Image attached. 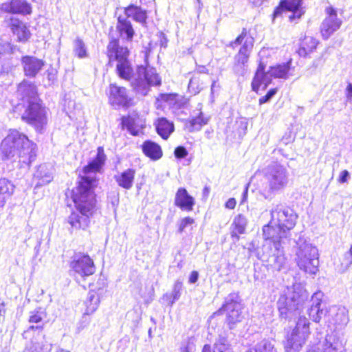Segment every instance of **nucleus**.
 I'll list each match as a JSON object with an SVG mask.
<instances>
[{
    "label": "nucleus",
    "instance_id": "c756f323",
    "mask_svg": "<svg viewBox=\"0 0 352 352\" xmlns=\"http://www.w3.org/2000/svg\"><path fill=\"white\" fill-rule=\"evenodd\" d=\"M53 179L52 173L46 165H40L34 175V181L36 182V188L46 185Z\"/></svg>",
    "mask_w": 352,
    "mask_h": 352
},
{
    "label": "nucleus",
    "instance_id": "13d9d810",
    "mask_svg": "<svg viewBox=\"0 0 352 352\" xmlns=\"http://www.w3.org/2000/svg\"><path fill=\"white\" fill-rule=\"evenodd\" d=\"M236 206V201L234 198L229 199L226 203V207L228 209H233Z\"/></svg>",
    "mask_w": 352,
    "mask_h": 352
},
{
    "label": "nucleus",
    "instance_id": "c03bdc74",
    "mask_svg": "<svg viewBox=\"0 0 352 352\" xmlns=\"http://www.w3.org/2000/svg\"><path fill=\"white\" fill-rule=\"evenodd\" d=\"M182 290V282L180 281L179 280H177L174 283L173 291L171 293V297L173 298V300L170 302V305H173V303L179 298Z\"/></svg>",
    "mask_w": 352,
    "mask_h": 352
},
{
    "label": "nucleus",
    "instance_id": "e2e57ef3",
    "mask_svg": "<svg viewBox=\"0 0 352 352\" xmlns=\"http://www.w3.org/2000/svg\"><path fill=\"white\" fill-rule=\"evenodd\" d=\"M248 185H247L244 189V191L243 192V197H242L241 202H245L246 201L247 197H248Z\"/></svg>",
    "mask_w": 352,
    "mask_h": 352
},
{
    "label": "nucleus",
    "instance_id": "bb28decb",
    "mask_svg": "<svg viewBox=\"0 0 352 352\" xmlns=\"http://www.w3.org/2000/svg\"><path fill=\"white\" fill-rule=\"evenodd\" d=\"M142 148L144 154L152 160H158L162 157L163 153L161 146L151 140L145 141Z\"/></svg>",
    "mask_w": 352,
    "mask_h": 352
},
{
    "label": "nucleus",
    "instance_id": "f704fd0d",
    "mask_svg": "<svg viewBox=\"0 0 352 352\" xmlns=\"http://www.w3.org/2000/svg\"><path fill=\"white\" fill-rule=\"evenodd\" d=\"M322 352H338L342 347V342L334 335L327 336L322 345Z\"/></svg>",
    "mask_w": 352,
    "mask_h": 352
},
{
    "label": "nucleus",
    "instance_id": "f257e3e1",
    "mask_svg": "<svg viewBox=\"0 0 352 352\" xmlns=\"http://www.w3.org/2000/svg\"><path fill=\"white\" fill-rule=\"evenodd\" d=\"M106 160L102 147L97 149V155L83 168L86 175L80 177L78 186L72 190V199L79 213L72 212L68 222L76 229H85L89 224V217L92 214L96 207L94 188L98 184L96 177L89 174L99 171Z\"/></svg>",
    "mask_w": 352,
    "mask_h": 352
},
{
    "label": "nucleus",
    "instance_id": "c85d7f7f",
    "mask_svg": "<svg viewBox=\"0 0 352 352\" xmlns=\"http://www.w3.org/2000/svg\"><path fill=\"white\" fill-rule=\"evenodd\" d=\"M135 171L134 169L128 168L120 174L115 176L117 184L124 189H130L133 186Z\"/></svg>",
    "mask_w": 352,
    "mask_h": 352
},
{
    "label": "nucleus",
    "instance_id": "f8f14e48",
    "mask_svg": "<svg viewBox=\"0 0 352 352\" xmlns=\"http://www.w3.org/2000/svg\"><path fill=\"white\" fill-rule=\"evenodd\" d=\"M70 267L81 277L90 276L95 272L93 261L88 255L85 254H75L70 263Z\"/></svg>",
    "mask_w": 352,
    "mask_h": 352
},
{
    "label": "nucleus",
    "instance_id": "37998d69",
    "mask_svg": "<svg viewBox=\"0 0 352 352\" xmlns=\"http://www.w3.org/2000/svg\"><path fill=\"white\" fill-rule=\"evenodd\" d=\"M45 317V312L41 309H38L30 312L28 321L30 323L39 324Z\"/></svg>",
    "mask_w": 352,
    "mask_h": 352
},
{
    "label": "nucleus",
    "instance_id": "a211bd4d",
    "mask_svg": "<svg viewBox=\"0 0 352 352\" xmlns=\"http://www.w3.org/2000/svg\"><path fill=\"white\" fill-rule=\"evenodd\" d=\"M0 10L6 13L27 15L32 12V7L26 0H11L1 3Z\"/></svg>",
    "mask_w": 352,
    "mask_h": 352
},
{
    "label": "nucleus",
    "instance_id": "de8ad7c7",
    "mask_svg": "<svg viewBox=\"0 0 352 352\" xmlns=\"http://www.w3.org/2000/svg\"><path fill=\"white\" fill-rule=\"evenodd\" d=\"M276 94V89H270L265 96L259 99V104H262L270 101L272 98Z\"/></svg>",
    "mask_w": 352,
    "mask_h": 352
},
{
    "label": "nucleus",
    "instance_id": "5701e85b",
    "mask_svg": "<svg viewBox=\"0 0 352 352\" xmlns=\"http://www.w3.org/2000/svg\"><path fill=\"white\" fill-rule=\"evenodd\" d=\"M195 204V199L190 196L186 189L180 188L177 190L175 197V205L181 210L192 211Z\"/></svg>",
    "mask_w": 352,
    "mask_h": 352
},
{
    "label": "nucleus",
    "instance_id": "423d86ee",
    "mask_svg": "<svg viewBox=\"0 0 352 352\" xmlns=\"http://www.w3.org/2000/svg\"><path fill=\"white\" fill-rule=\"evenodd\" d=\"M265 186L261 190L265 199L272 198L276 192L285 189L289 182V173L283 165L273 162L262 170Z\"/></svg>",
    "mask_w": 352,
    "mask_h": 352
},
{
    "label": "nucleus",
    "instance_id": "69168bd1",
    "mask_svg": "<svg viewBox=\"0 0 352 352\" xmlns=\"http://www.w3.org/2000/svg\"><path fill=\"white\" fill-rule=\"evenodd\" d=\"M6 197L0 193V208H3L6 203Z\"/></svg>",
    "mask_w": 352,
    "mask_h": 352
},
{
    "label": "nucleus",
    "instance_id": "6e6552de",
    "mask_svg": "<svg viewBox=\"0 0 352 352\" xmlns=\"http://www.w3.org/2000/svg\"><path fill=\"white\" fill-rule=\"evenodd\" d=\"M310 334L309 322L305 316L299 317L295 328L287 336L286 352H300Z\"/></svg>",
    "mask_w": 352,
    "mask_h": 352
},
{
    "label": "nucleus",
    "instance_id": "6ab92c4d",
    "mask_svg": "<svg viewBox=\"0 0 352 352\" xmlns=\"http://www.w3.org/2000/svg\"><path fill=\"white\" fill-rule=\"evenodd\" d=\"M23 72L26 76L35 77L44 66V61L35 56H25L21 58Z\"/></svg>",
    "mask_w": 352,
    "mask_h": 352
},
{
    "label": "nucleus",
    "instance_id": "052dcab7",
    "mask_svg": "<svg viewBox=\"0 0 352 352\" xmlns=\"http://www.w3.org/2000/svg\"><path fill=\"white\" fill-rule=\"evenodd\" d=\"M34 329L41 330L43 329V326L41 324H37L36 326L31 325L27 331L24 332L23 335L28 333L30 330H33Z\"/></svg>",
    "mask_w": 352,
    "mask_h": 352
},
{
    "label": "nucleus",
    "instance_id": "603ef678",
    "mask_svg": "<svg viewBox=\"0 0 352 352\" xmlns=\"http://www.w3.org/2000/svg\"><path fill=\"white\" fill-rule=\"evenodd\" d=\"M349 177H350V174H349V171L346 170H342L340 173L338 180L340 183H345L348 181Z\"/></svg>",
    "mask_w": 352,
    "mask_h": 352
},
{
    "label": "nucleus",
    "instance_id": "a878e982",
    "mask_svg": "<svg viewBox=\"0 0 352 352\" xmlns=\"http://www.w3.org/2000/svg\"><path fill=\"white\" fill-rule=\"evenodd\" d=\"M116 28L120 36L127 41H131L134 36V30L132 24L126 16H120L118 19Z\"/></svg>",
    "mask_w": 352,
    "mask_h": 352
},
{
    "label": "nucleus",
    "instance_id": "0e129e2a",
    "mask_svg": "<svg viewBox=\"0 0 352 352\" xmlns=\"http://www.w3.org/2000/svg\"><path fill=\"white\" fill-rule=\"evenodd\" d=\"M160 97L162 100L168 101L172 99L173 96L171 94H162Z\"/></svg>",
    "mask_w": 352,
    "mask_h": 352
},
{
    "label": "nucleus",
    "instance_id": "a19ab883",
    "mask_svg": "<svg viewBox=\"0 0 352 352\" xmlns=\"http://www.w3.org/2000/svg\"><path fill=\"white\" fill-rule=\"evenodd\" d=\"M73 51L79 58H84L88 56L86 45L83 41L79 38H76L74 41Z\"/></svg>",
    "mask_w": 352,
    "mask_h": 352
},
{
    "label": "nucleus",
    "instance_id": "20e7f679",
    "mask_svg": "<svg viewBox=\"0 0 352 352\" xmlns=\"http://www.w3.org/2000/svg\"><path fill=\"white\" fill-rule=\"evenodd\" d=\"M16 95L25 107L22 120L33 126L36 131H41L47 123L46 111L40 103L34 85L23 80L19 85Z\"/></svg>",
    "mask_w": 352,
    "mask_h": 352
},
{
    "label": "nucleus",
    "instance_id": "39448f33",
    "mask_svg": "<svg viewBox=\"0 0 352 352\" xmlns=\"http://www.w3.org/2000/svg\"><path fill=\"white\" fill-rule=\"evenodd\" d=\"M307 298V293L300 284L287 287L277 301L280 316L284 319H290L299 314L298 311Z\"/></svg>",
    "mask_w": 352,
    "mask_h": 352
},
{
    "label": "nucleus",
    "instance_id": "f03ea898",
    "mask_svg": "<svg viewBox=\"0 0 352 352\" xmlns=\"http://www.w3.org/2000/svg\"><path fill=\"white\" fill-rule=\"evenodd\" d=\"M129 51L127 47L120 46L118 41L113 40L107 45L109 63L116 61V72L118 76L130 82L135 91L142 96H146L151 86L161 85V78L155 68L138 66L133 72L128 59Z\"/></svg>",
    "mask_w": 352,
    "mask_h": 352
},
{
    "label": "nucleus",
    "instance_id": "4c0bfd02",
    "mask_svg": "<svg viewBox=\"0 0 352 352\" xmlns=\"http://www.w3.org/2000/svg\"><path fill=\"white\" fill-rule=\"evenodd\" d=\"M291 62L283 65H277L274 67H270V74L274 76V78H287V74L289 70Z\"/></svg>",
    "mask_w": 352,
    "mask_h": 352
},
{
    "label": "nucleus",
    "instance_id": "473e14b6",
    "mask_svg": "<svg viewBox=\"0 0 352 352\" xmlns=\"http://www.w3.org/2000/svg\"><path fill=\"white\" fill-rule=\"evenodd\" d=\"M99 294L96 292L90 291L85 301L86 310L82 318H86V315H90L94 313L100 304Z\"/></svg>",
    "mask_w": 352,
    "mask_h": 352
},
{
    "label": "nucleus",
    "instance_id": "9d476101",
    "mask_svg": "<svg viewBox=\"0 0 352 352\" xmlns=\"http://www.w3.org/2000/svg\"><path fill=\"white\" fill-rule=\"evenodd\" d=\"M243 306L239 296L236 293L230 294L225 299L221 309L226 312V322L230 329H233L235 324L242 321Z\"/></svg>",
    "mask_w": 352,
    "mask_h": 352
},
{
    "label": "nucleus",
    "instance_id": "dca6fc26",
    "mask_svg": "<svg viewBox=\"0 0 352 352\" xmlns=\"http://www.w3.org/2000/svg\"><path fill=\"white\" fill-rule=\"evenodd\" d=\"M328 16L321 25L322 37L327 39L334 32L338 30L341 25V21L337 18L336 11L333 8H327Z\"/></svg>",
    "mask_w": 352,
    "mask_h": 352
},
{
    "label": "nucleus",
    "instance_id": "b1692460",
    "mask_svg": "<svg viewBox=\"0 0 352 352\" xmlns=\"http://www.w3.org/2000/svg\"><path fill=\"white\" fill-rule=\"evenodd\" d=\"M126 17L132 18L134 21L140 23L142 25L146 26L147 12L146 10L140 6L130 5L124 9Z\"/></svg>",
    "mask_w": 352,
    "mask_h": 352
},
{
    "label": "nucleus",
    "instance_id": "2eb2a0df",
    "mask_svg": "<svg viewBox=\"0 0 352 352\" xmlns=\"http://www.w3.org/2000/svg\"><path fill=\"white\" fill-rule=\"evenodd\" d=\"M263 236L266 243H271L272 247L274 248L276 243H281V239L289 236V234L285 230H280L279 226L271 223V221L267 225L263 228Z\"/></svg>",
    "mask_w": 352,
    "mask_h": 352
},
{
    "label": "nucleus",
    "instance_id": "79ce46f5",
    "mask_svg": "<svg viewBox=\"0 0 352 352\" xmlns=\"http://www.w3.org/2000/svg\"><path fill=\"white\" fill-rule=\"evenodd\" d=\"M14 191V185L5 178L0 179V193L9 197Z\"/></svg>",
    "mask_w": 352,
    "mask_h": 352
},
{
    "label": "nucleus",
    "instance_id": "4d7b16f0",
    "mask_svg": "<svg viewBox=\"0 0 352 352\" xmlns=\"http://www.w3.org/2000/svg\"><path fill=\"white\" fill-rule=\"evenodd\" d=\"M328 312H329V309H324L323 307H320V310L318 311V314H319L318 315L320 316V321L321 320V319L323 317L326 319V321L327 320Z\"/></svg>",
    "mask_w": 352,
    "mask_h": 352
},
{
    "label": "nucleus",
    "instance_id": "7ed1b4c3",
    "mask_svg": "<svg viewBox=\"0 0 352 352\" xmlns=\"http://www.w3.org/2000/svg\"><path fill=\"white\" fill-rule=\"evenodd\" d=\"M0 151L4 160L18 162L21 166H29L36 157V144L16 129L9 131L1 141Z\"/></svg>",
    "mask_w": 352,
    "mask_h": 352
},
{
    "label": "nucleus",
    "instance_id": "338daca9",
    "mask_svg": "<svg viewBox=\"0 0 352 352\" xmlns=\"http://www.w3.org/2000/svg\"><path fill=\"white\" fill-rule=\"evenodd\" d=\"M3 51L5 52H10L12 51V47L10 43L7 42L5 43Z\"/></svg>",
    "mask_w": 352,
    "mask_h": 352
},
{
    "label": "nucleus",
    "instance_id": "8fccbe9b",
    "mask_svg": "<svg viewBox=\"0 0 352 352\" xmlns=\"http://www.w3.org/2000/svg\"><path fill=\"white\" fill-rule=\"evenodd\" d=\"M195 345L192 339H189L186 344L181 348V352H194Z\"/></svg>",
    "mask_w": 352,
    "mask_h": 352
},
{
    "label": "nucleus",
    "instance_id": "f3484780",
    "mask_svg": "<svg viewBox=\"0 0 352 352\" xmlns=\"http://www.w3.org/2000/svg\"><path fill=\"white\" fill-rule=\"evenodd\" d=\"M349 322L348 311L344 307L333 306L329 308L328 319L329 325H333L336 328H342Z\"/></svg>",
    "mask_w": 352,
    "mask_h": 352
},
{
    "label": "nucleus",
    "instance_id": "ea45409f",
    "mask_svg": "<svg viewBox=\"0 0 352 352\" xmlns=\"http://www.w3.org/2000/svg\"><path fill=\"white\" fill-rule=\"evenodd\" d=\"M209 118L204 117L202 112H200L199 116L192 118L189 122V131L190 132L194 131H199L201 127L208 124Z\"/></svg>",
    "mask_w": 352,
    "mask_h": 352
},
{
    "label": "nucleus",
    "instance_id": "c9c22d12",
    "mask_svg": "<svg viewBox=\"0 0 352 352\" xmlns=\"http://www.w3.org/2000/svg\"><path fill=\"white\" fill-rule=\"evenodd\" d=\"M317 45L316 39L311 36L305 37L298 50L299 55L305 57L316 48Z\"/></svg>",
    "mask_w": 352,
    "mask_h": 352
},
{
    "label": "nucleus",
    "instance_id": "cd10ccee",
    "mask_svg": "<svg viewBox=\"0 0 352 352\" xmlns=\"http://www.w3.org/2000/svg\"><path fill=\"white\" fill-rule=\"evenodd\" d=\"M155 128L158 135L164 140H167L175 130L173 122L165 118L157 119L155 122Z\"/></svg>",
    "mask_w": 352,
    "mask_h": 352
},
{
    "label": "nucleus",
    "instance_id": "864d4df0",
    "mask_svg": "<svg viewBox=\"0 0 352 352\" xmlns=\"http://www.w3.org/2000/svg\"><path fill=\"white\" fill-rule=\"evenodd\" d=\"M344 262L346 266H349L352 264V245L349 252L344 254Z\"/></svg>",
    "mask_w": 352,
    "mask_h": 352
},
{
    "label": "nucleus",
    "instance_id": "393cba45",
    "mask_svg": "<svg viewBox=\"0 0 352 352\" xmlns=\"http://www.w3.org/2000/svg\"><path fill=\"white\" fill-rule=\"evenodd\" d=\"M323 296V293L320 291L315 292L311 298V307L307 310L309 318L317 323L320 322L318 311L322 304Z\"/></svg>",
    "mask_w": 352,
    "mask_h": 352
},
{
    "label": "nucleus",
    "instance_id": "3c124183",
    "mask_svg": "<svg viewBox=\"0 0 352 352\" xmlns=\"http://www.w3.org/2000/svg\"><path fill=\"white\" fill-rule=\"evenodd\" d=\"M97 284L98 286L93 285L94 287L91 291L96 292L98 294L100 292V290H102L107 286V283L103 278H100L97 282Z\"/></svg>",
    "mask_w": 352,
    "mask_h": 352
},
{
    "label": "nucleus",
    "instance_id": "412c9836",
    "mask_svg": "<svg viewBox=\"0 0 352 352\" xmlns=\"http://www.w3.org/2000/svg\"><path fill=\"white\" fill-rule=\"evenodd\" d=\"M265 67L264 64L261 62L252 82L254 91H256L262 85H264V88H266L271 82L272 78H274V76L270 74V69L265 72Z\"/></svg>",
    "mask_w": 352,
    "mask_h": 352
},
{
    "label": "nucleus",
    "instance_id": "0eeeda50",
    "mask_svg": "<svg viewBox=\"0 0 352 352\" xmlns=\"http://www.w3.org/2000/svg\"><path fill=\"white\" fill-rule=\"evenodd\" d=\"M296 253V262L299 269L304 272L315 275L318 271L319 254L316 247L306 240L299 239Z\"/></svg>",
    "mask_w": 352,
    "mask_h": 352
},
{
    "label": "nucleus",
    "instance_id": "09e8293b",
    "mask_svg": "<svg viewBox=\"0 0 352 352\" xmlns=\"http://www.w3.org/2000/svg\"><path fill=\"white\" fill-rule=\"evenodd\" d=\"M175 156L178 159H182L187 156L188 151L184 146H178L175 149Z\"/></svg>",
    "mask_w": 352,
    "mask_h": 352
},
{
    "label": "nucleus",
    "instance_id": "774afa93",
    "mask_svg": "<svg viewBox=\"0 0 352 352\" xmlns=\"http://www.w3.org/2000/svg\"><path fill=\"white\" fill-rule=\"evenodd\" d=\"M202 352H211V348L210 346L208 344L204 345Z\"/></svg>",
    "mask_w": 352,
    "mask_h": 352
},
{
    "label": "nucleus",
    "instance_id": "1a4fd4ad",
    "mask_svg": "<svg viewBox=\"0 0 352 352\" xmlns=\"http://www.w3.org/2000/svg\"><path fill=\"white\" fill-rule=\"evenodd\" d=\"M271 223L289 234L296 223L297 214L292 209L282 204H273L270 210Z\"/></svg>",
    "mask_w": 352,
    "mask_h": 352
},
{
    "label": "nucleus",
    "instance_id": "9b49d317",
    "mask_svg": "<svg viewBox=\"0 0 352 352\" xmlns=\"http://www.w3.org/2000/svg\"><path fill=\"white\" fill-rule=\"evenodd\" d=\"M242 44L238 54L234 56V62L248 65L250 54L254 45L253 37L248 35L246 30L244 28L241 34L231 44L232 46Z\"/></svg>",
    "mask_w": 352,
    "mask_h": 352
},
{
    "label": "nucleus",
    "instance_id": "a18cd8bd",
    "mask_svg": "<svg viewBox=\"0 0 352 352\" xmlns=\"http://www.w3.org/2000/svg\"><path fill=\"white\" fill-rule=\"evenodd\" d=\"M248 69V65H242V63H239L234 62V66H233V71L234 72L239 76H244L246 71Z\"/></svg>",
    "mask_w": 352,
    "mask_h": 352
},
{
    "label": "nucleus",
    "instance_id": "7c9ffc66",
    "mask_svg": "<svg viewBox=\"0 0 352 352\" xmlns=\"http://www.w3.org/2000/svg\"><path fill=\"white\" fill-rule=\"evenodd\" d=\"M122 124L134 136L139 135L143 129V124L140 123L139 119L131 116L123 118Z\"/></svg>",
    "mask_w": 352,
    "mask_h": 352
},
{
    "label": "nucleus",
    "instance_id": "72a5a7b5",
    "mask_svg": "<svg viewBox=\"0 0 352 352\" xmlns=\"http://www.w3.org/2000/svg\"><path fill=\"white\" fill-rule=\"evenodd\" d=\"M41 342L31 341L26 345L23 352H45L51 350L52 345L45 340V336L41 335Z\"/></svg>",
    "mask_w": 352,
    "mask_h": 352
},
{
    "label": "nucleus",
    "instance_id": "e433bc0d",
    "mask_svg": "<svg viewBox=\"0 0 352 352\" xmlns=\"http://www.w3.org/2000/svg\"><path fill=\"white\" fill-rule=\"evenodd\" d=\"M213 352H233L231 344L227 337L219 335L214 344Z\"/></svg>",
    "mask_w": 352,
    "mask_h": 352
},
{
    "label": "nucleus",
    "instance_id": "bf43d9fd",
    "mask_svg": "<svg viewBox=\"0 0 352 352\" xmlns=\"http://www.w3.org/2000/svg\"><path fill=\"white\" fill-rule=\"evenodd\" d=\"M268 0H250V2L255 6L259 7L261 6L264 3L267 2Z\"/></svg>",
    "mask_w": 352,
    "mask_h": 352
},
{
    "label": "nucleus",
    "instance_id": "4be33fe9",
    "mask_svg": "<svg viewBox=\"0 0 352 352\" xmlns=\"http://www.w3.org/2000/svg\"><path fill=\"white\" fill-rule=\"evenodd\" d=\"M6 20L9 21V26L13 34L17 36L19 41L25 42L29 39L30 32L24 23L12 16L9 17Z\"/></svg>",
    "mask_w": 352,
    "mask_h": 352
},
{
    "label": "nucleus",
    "instance_id": "ddd939ff",
    "mask_svg": "<svg viewBox=\"0 0 352 352\" xmlns=\"http://www.w3.org/2000/svg\"><path fill=\"white\" fill-rule=\"evenodd\" d=\"M281 10H285L292 12L289 16L291 21L299 19L305 13V9L302 7V0H281L279 7L274 12V16H277Z\"/></svg>",
    "mask_w": 352,
    "mask_h": 352
},
{
    "label": "nucleus",
    "instance_id": "2f4dec72",
    "mask_svg": "<svg viewBox=\"0 0 352 352\" xmlns=\"http://www.w3.org/2000/svg\"><path fill=\"white\" fill-rule=\"evenodd\" d=\"M248 223L247 219L242 214H239L234 219L232 224L233 228L231 232L232 238H236L237 240L239 239V234L245 232L246 226Z\"/></svg>",
    "mask_w": 352,
    "mask_h": 352
},
{
    "label": "nucleus",
    "instance_id": "5fc2aeb1",
    "mask_svg": "<svg viewBox=\"0 0 352 352\" xmlns=\"http://www.w3.org/2000/svg\"><path fill=\"white\" fill-rule=\"evenodd\" d=\"M6 312V303L0 298V322L3 320Z\"/></svg>",
    "mask_w": 352,
    "mask_h": 352
},
{
    "label": "nucleus",
    "instance_id": "4468645a",
    "mask_svg": "<svg viewBox=\"0 0 352 352\" xmlns=\"http://www.w3.org/2000/svg\"><path fill=\"white\" fill-rule=\"evenodd\" d=\"M109 102L115 107H126L129 103V98L126 88L111 84L109 88Z\"/></svg>",
    "mask_w": 352,
    "mask_h": 352
},
{
    "label": "nucleus",
    "instance_id": "680f3d73",
    "mask_svg": "<svg viewBox=\"0 0 352 352\" xmlns=\"http://www.w3.org/2000/svg\"><path fill=\"white\" fill-rule=\"evenodd\" d=\"M347 97L352 98V84L349 83L346 87Z\"/></svg>",
    "mask_w": 352,
    "mask_h": 352
},
{
    "label": "nucleus",
    "instance_id": "49530a36",
    "mask_svg": "<svg viewBox=\"0 0 352 352\" xmlns=\"http://www.w3.org/2000/svg\"><path fill=\"white\" fill-rule=\"evenodd\" d=\"M193 223L194 219L189 217L181 219L179 225L178 232L182 233L188 226L192 225Z\"/></svg>",
    "mask_w": 352,
    "mask_h": 352
},
{
    "label": "nucleus",
    "instance_id": "6e6d98bb",
    "mask_svg": "<svg viewBox=\"0 0 352 352\" xmlns=\"http://www.w3.org/2000/svg\"><path fill=\"white\" fill-rule=\"evenodd\" d=\"M199 278V273L197 271H192L189 276L188 283L190 284L195 283Z\"/></svg>",
    "mask_w": 352,
    "mask_h": 352
},
{
    "label": "nucleus",
    "instance_id": "aec40b11",
    "mask_svg": "<svg viewBox=\"0 0 352 352\" xmlns=\"http://www.w3.org/2000/svg\"><path fill=\"white\" fill-rule=\"evenodd\" d=\"M272 254L268 258V262L273 268L280 271L286 267L287 258L285 256L281 243H276L274 248H271Z\"/></svg>",
    "mask_w": 352,
    "mask_h": 352
},
{
    "label": "nucleus",
    "instance_id": "58836bf2",
    "mask_svg": "<svg viewBox=\"0 0 352 352\" xmlns=\"http://www.w3.org/2000/svg\"><path fill=\"white\" fill-rule=\"evenodd\" d=\"M246 352H276L273 341L264 339L258 342L253 349Z\"/></svg>",
    "mask_w": 352,
    "mask_h": 352
}]
</instances>
